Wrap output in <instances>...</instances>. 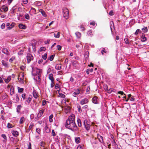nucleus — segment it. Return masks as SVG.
Here are the masks:
<instances>
[{"label": "nucleus", "mask_w": 149, "mask_h": 149, "mask_svg": "<svg viewBox=\"0 0 149 149\" xmlns=\"http://www.w3.org/2000/svg\"><path fill=\"white\" fill-rule=\"evenodd\" d=\"M65 126L73 132L78 131L79 129L77 126L75 122V116L73 114L70 116L66 120Z\"/></svg>", "instance_id": "obj_1"}, {"label": "nucleus", "mask_w": 149, "mask_h": 149, "mask_svg": "<svg viewBox=\"0 0 149 149\" xmlns=\"http://www.w3.org/2000/svg\"><path fill=\"white\" fill-rule=\"evenodd\" d=\"M32 68V74L33 76H37V75H41L42 72V70L35 68H34L33 66Z\"/></svg>", "instance_id": "obj_2"}, {"label": "nucleus", "mask_w": 149, "mask_h": 149, "mask_svg": "<svg viewBox=\"0 0 149 149\" xmlns=\"http://www.w3.org/2000/svg\"><path fill=\"white\" fill-rule=\"evenodd\" d=\"M26 57L27 60V63H29L33 59V56L30 53H27V54Z\"/></svg>", "instance_id": "obj_3"}, {"label": "nucleus", "mask_w": 149, "mask_h": 149, "mask_svg": "<svg viewBox=\"0 0 149 149\" xmlns=\"http://www.w3.org/2000/svg\"><path fill=\"white\" fill-rule=\"evenodd\" d=\"M13 102L14 103H17L19 100V98L17 94H16L13 97Z\"/></svg>", "instance_id": "obj_4"}, {"label": "nucleus", "mask_w": 149, "mask_h": 149, "mask_svg": "<svg viewBox=\"0 0 149 149\" xmlns=\"http://www.w3.org/2000/svg\"><path fill=\"white\" fill-rule=\"evenodd\" d=\"M97 136L99 141L101 143L103 144H104V142L103 140V137L101 136L99 134H97Z\"/></svg>", "instance_id": "obj_5"}, {"label": "nucleus", "mask_w": 149, "mask_h": 149, "mask_svg": "<svg viewBox=\"0 0 149 149\" xmlns=\"http://www.w3.org/2000/svg\"><path fill=\"white\" fill-rule=\"evenodd\" d=\"M63 17L65 19H67L68 17L69 12L67 8H65L63 10Z\"/></svg>", "instance_id": "obj_6"}, {"label": "nucleus", "mask_w": 149, "mask_h": 149, "mask_svg": "<svg viewBox=\"0 0 149 149\" xmlns=\"http://www.w3.org/2000/svg\"><path fill=\"white\" fill-rule=\"evenodd\" d=\"M8 8L5 5H3L0 8V11L2 12H6L8 10Z\"/></svg>", "instance_id": "obj_7"}, {"label": "nucleus", "mask_w": 149, "mask_h": 149, "mask_svg": "<svg viewBox=\"0 0 149 149\" xmlns=\"http://www.w3.org/2000/svg\"><path fill=\"white\" fill-rule=\"evenodd\" d=\"M88 102V99L84 98L81 100L80 102V104L81 105H83L84 104L87 103Z\"/></svg>", "instance_id": "obj_8"}, {"label": "nucleus", "mask_w": 149, "mask_h": 149, "mask_svg": "<svg viewBox=\"0 0 149 149\" xmlns=\"http://www.w3.org/2000/svg\"><path fill=\"white\" fill-rule=\"evenodd\" d=\"M74 92L73 93L72 95L74 97H76L80 93V90L79 89H77L75 90Z\"/></svg>", "instance_id": "obj_9"}, {"label": "nucleus", "mask_w": 149, "mask_h": 149, "mask_svg": "<svg viewBox=\"0 0 149 149\" xmlns=\"http://www.w3.org/2000/svg\"><path fill=\"white\" fill-rule=\"evenodd\" d=\"M97 96L94 97L92 99V102L94 104H98L99 103L97 100Z\"/></svg>", "instance_id": "obj_10"}, {"label": "nucleus", "mask_w": 149, "mask_h": 149, "mask_svg": "<svg viewBox=\"0 0 149 149\" xmlns=\"http://www.w3.org/2000/svg\"><path fill=\"white\" fill-rule=\"evenodd\" d=\"M110 26L111 32L112 33L115 30L114 25L113 22H110Z\"/></svg>", "instance_id": "obj_11"}, {"label": "nucleus", "mask_w": 149, "mask_h": 149, "mask_svg": "<svg viewBox=\"0 0 149 149\" xmlns=\"http://www.w3.org/2000/svg\"><path fill=\"white\" fill-rule=\"evenodd\" d=\"M2 52L7 55L8 56L10 54L8 49L6 48H3L2 50Z\"/></svg>", "instance_id": "obj_12"}, {"label": "nucleus", "mask_w": 149, "mask_h": 149, "mask_svg": "<svg viewBox=\"0 0 149 149\" xmlns=\"http://www.w3.org/2000/svg\"><path fill=\"white\" fill-rule=\"evenodd\" d=\"M13 135L15 137L19 135L18 132L16 130H13L11 132Z\"/></svg>", "instance_id": "obj_13"}, {"label": "nucleus", "mask_w": 149, "mask_h": 149, "mask_svg": "<svg viewBox=\"0 0 149 149\" xmlns=\"http://www.w3.org/2000/svg\"><path fill=\"white\" fill-rule=\"evenodd\" d=\"M18 27L20 29H24L26 28V26L22 23L19 24Z\"/></svg>", "instance_id": "obj_14"}, {"label": "nucleus", "mask_w": 149, "mask_h": 149, "mask_svg": "<svg viewBox=\"0 0 149 149\" xmlns=\"http://www.w3.org/2000/svg\"><path fill=\"white\" fill-rule=\"evenodd\" d=\"M39 12H40L42 15L44 17H46L47 16V15L46 14L45 12L44 11V10L43 9H40L39 10Z\"/></svg>", "instance_id": "obj_15"}, {"label": "nucleus", "mask_w": 149, "mask_h": 149, "mask_svg": "<svg viewBox=\"0 0 149 149\" xmlns=\"http://www.w3.org/2000/svg\"><path fill=\"white\" fill-rule=\"evenodd\" d=\"M3 80H4L5 82L6 83L8 84L11 80V76H10L8 77L7 79L3 78Z\"/></svg>", "instance_id": "obj_16"}, {"label": "nucleus", "mask_w": 149, "mask_h": 149, "mask_svg": "<svg viewBox=\"0 0 149 149\" xmlns=\"http://www.w3.org/2000/svg\"><path fill=\"white\" fill-rule=\"evenodd\" d=\"M2 64L5 67H8V63H6L5 61L2 60L1 61Z\"/></svg>", "instance_id": "obj_17"}, {"label": "nucleus", "mask_w": 149, "mask_h": 149, "mask_svg": "<svg viewBox=\"0 0 149 149\" xmlns=\"http://www.w3.org/2000/svg\"><path fill=\"white\" fill-rule=\"evenodd\" d=\"M15 23L13 22L11 24H10L9 26L7 27V29H12L15 25Z\"/></svg>", "instance_id": "obj_18"}, {"label": "nucleus", "mask_w": 149, "mask_h": 149, "mask_svg": "<svg viewBox=\"0 0 149 149\" xmlns=\"http://www.w3.org/2000/svg\"><path fill=\"white\" fill-rule=\"evenodd\" d=\"M77 122L78 127H81L82 124L81 120L79 118H77Z\"/></svg>", "instance_id": "obj_19"}, {"label": "nucleus", "mask_w": 149, "mask_h": 149, "mask_svg": "<svg viewBox=\"0 0 149 149\" xmlns=\"http://www.w3.org/2000/svg\"><path fill=\"white\" fill-rule=\"evenodd\" d=\"M44 109H42L39 110V112L37 114L38 116H39L40 117L43 114L44 112Z\"/></svg>", "instance_id": "obj_20"}, {"label": "nucleus", "mask_w": 149, "mask_h": 149, "mask_svg": "<svg viewBox=\"0 0 149 149\" xmlns=\"http://www.w3.org/2000/svg\"><path fill=\"white\" fill-rule=\"evenodd\" d=\"M1 136L4 139V140L3 141V142L5 143L7 141V137L6 135L5 134H2L1 135Z\"/></svg>", "instance_id": "obj_21"}, {"label": "nucleus", "mask_w": 149, "mask_h": 149, "mask_svg": "<svg viewBox=\"0 0 149 149\" xmlns=\"http://www.w3.org/2000/svg\"><path fill=\"white\" fill-rule=\"evenodd\" d=\"M25 120V118L24 117H22L20 120L19 123L20 124H23Z\"/></svg>", "instance_id": "obj_22"}, {"label": "nucleus", "mask_w": 149, "mask_h": 149, "mask_svg": "<svg viewBox=\"0 0 149 149\" xmlns=\"http://www.w3.org/2000/svg\"><path fill=\"white\" fill-rule=\"evenodd\" d=\"M49 78L51 81H54L53 74L51 73L49 74Z\"/></svg>", "instance_id": "obj_23"}, {"label": "nucleus", "mask_w": 149, "mask_h": 149, "mask_svg": "<svg viewBox=\"0 0 149 149\" xmlns=\"http://www.w3.org/2000/svg\"><path fill=\"white\" fill-rule=\"evenodd\" d=\"M141 41L143 42L147 40V38L145 37V36L144 35H142L141 36Z\"/></svg>", "instance_id": "obj_24"}, {"label": "nucleus", "mask_w": 149, "mask_h": 149, "mask_svg": "<svg viewBox=\"0 0 149 149\" xmlns=\"http://www.w3.org/2000/svg\"><path fill=\"white\" fill-rule=\"evenodd\" d=\"M75 142L77 143H79L80 141V138L79 137H75Z\"/></svg>", "instance_id": "obj_25"}, {"label": "nucleus", "mask_w": 149, "mask_h": 149, "mask_svg": "<svg viewBox=\"0 0 149 149\" xmlns=\"http://www.w3.org/2000/svg\"><path fill=\"white\" fill-rule=\"evenodd\" d=\"M53 117V115L52 114H51L49 117V120L50 123H52L53 121L52 118Z\"/></svg>", "instance_id": "obj_26"}, {"label": "nucleus", "mask_w": 149, "mask_h": 149, "mask_svg": "<svg viewBox=\"0 0 149 149\" xmlns=\"http://www.w3.org/2000/svg\"><path fill=\"white\" fill-rule=\"evenodd\" d=\"M21 107V105H18L17 107V112L18 113H19L20 111Z\"/></svg>", "instance_id": "obj_27"}, {"label": "nucleus", "mask_w": 149, "mask_h": 149, "mask_svg": "<svg viewBox=\"0 0 149 149\" xmlns=\"http://www.w3.org/2000/svg\"><path fill=\"white\" fill-rule=\"evenodd\" d=\"M60 66L59 65H56L55 67V69L57 70H59L61 69V65L60 64Z\"/></svg>", "instance_id": "obj_28"}, {"label": "nucleus", "mask_w": 149, "mask_h": 149, "mask_svg": "<svg viewBox=\"0 0 149 149\" xmlns=\"http://www.w3.org/2000/svg\"><path fill=\"white\" fill-rule=\"evenodd\" d=\"M141 30L144 33H146L147 32L148 29L147 27H144L143 28H142Z\"/></svg>", "instance_id": "obj_29"}, {"label": "nucleus", "mask_w": 149, "mask_h": 149, "mask_svg": "<svg viewBox=\"0 0 149 149\" xmlns=\"http://www.w3.org/2000/svg\"><path fill=\"white\" fill-rule=\"evenodd\" d=\"M33 97H34V98L36 99L38 97V94L35 91H33Z\"/></svg>", "instance_id": "obj_30"}, {"label": "nucleus", "mask_w": 149, "mask_h": 149, "mask_svg": "<svg viewBox=\"0 0 149 149\" xmlns=\"http://www.w3.org/2000/svg\"><path fill=\"white\" fill-rule=\"evenodd\" d=\"M84 127L87 130H89L90 128V126L89 124H87L86 125H84Z\"/></svg>", "instance_id": "obj_31"}, {"label": "nucleus", "mask_w": 149, "mask_h": 149, "mask_svg": "<svg viewBox=\"0 0 149 149\" xmlns=\"http://www.w3.org/2000/svg\"><path fill=\"white\" fill-rule=\"evenodd\" d=\"M54 36L55 38H59L60 37V33L58 32L54 33Z\"/></svg>", "instance_id": "obj_32"}, {"label": "nucleus", "mask_w": 149, "mask_h": 149, "mask_svg": "<svg viewBox=\"0 0 149 149\" xmlns=\"http://www.w3.org/2000/svg\"><path fill=\"white\" fill-rule=\"evenodd\" d=\"M10 94L11 96H13V94H14V88L13 87H11L10 89Z\"/></svg>", "instance_id": "obj_33"}, {"label": "nucleus", "mask_w": 149, "mask_h": 149, "mask_svg": "<svg viewBox=\"0 0 149 149\" xmlns=\"http://www.w3.org/2000/svg\"><path fill=\"white\" fill-rule=\"evenodd\" d=\"M32 96H30L27 98L26 100V101L29 104L31 102L32 99Z\"/></svg>", "instance_id": "obj_34"}, {"label": "nucleus", "mask_w": 149, "mask_h": 149, "mask_svg": "<svg viewBox=\"0 0 149 149\" xmlns=\"http://www.w3.org/2000/svg\"><path fill=\"white\" fill-rule=\"evenodd\" d=\"M55 55L54 54L50 56L49 58H48V59L50 61H52L53 60Z\"/></svg>", "instance_id": "obj_35"}, {"label": "nucleus", "mask_w": 149, "mask_h": 149, "mask_svg": "<svg viewBox=\"0 0 149 149\" xmlns=\"http://www.w3.org/2000/svg\"><path fill=\"white\" fill-rule=\"evenodd\" d=\"M101 53L102 55H104V53H107V51L104 48H103L102 50L101 51Z\"/></svg>", "instance_id": "obj_36"}, {"label": "nucleus", "mask_w": 149, "mask_h": 149, "mask_svg": "<svg viewBox=\"0 0 149 149\" xmlns=\"http://www.w3.org/2000/svg\"><path fill=\"white\" fill-rule=\"evenodd\" d=\"M124 40L126 44L129 45L130 44V42L129 41L128 39L127 38H125Z\"/></svg>", "instance_id": "obj_37"}, {"label": "nucleus", "mask_w": 149, "mask_h": 149, "mask_svg": "<svg viewBox=\"0 0 149 149\" xmlns=\"http://www.w3.org/2000/svg\"><path fill=\"white\" fill-rule=\"evenodd\" d=\"M111 141L112 143L115 146V147H116L118 146L117 145L114 139H113V140H111Z\"/></svg>", "instance_id": "obj_38"}, {"label": "nucleus", "mask_w": 149, "mask_h": 149, "mask_svg": "<svg viewBox=\"0 0 149 149\" xmlns=\"http://www.w3.org/2000/svg\"><path fill=\"white\" fill-rule=\"evenodd\" d=\"M25 19L27 20H29L30 19V16L27 13H26L24 15Z\"/></svg>", "instance_id": "obj_39"}, {"label": "nucleus", "mask_w": 149, "mask_h": 149, "mask_svg": "<svg viewBox=\"0 0 149 149\" xmlns=\"http://www.w3.org/2000/svg\"><path fill=\"white\" fill-rule=\"evenodd\" d=\"M18 91L19 93H22L23 91V89L22 88H20L18 87Z\"/></svg>", "instance_id": "obj_40"}, {"label": "nucleus", "mask_w": 149, "mask_h": 149, "mask_svg": "<svg viewBox=\"0 0 149 149\" xmlns=\"http://www.w3.org/2000/svg\"><path fill=\"white\" fill-rule=\"evenodd\" d=\"M42 58L44 60H46L47 58V53H45L43 55H42Z\"/></svg>", "instance_id": "obj_41"}, {"label": "nucleus", "mask_w": 149, "mask_h": 149, "mask_svg": "<svg viewBox=\"0 0 149 149\" xmlns=\"http://www.w3.org/2000/svg\"><path fill=\"white\" fill-rule=\"evenodd\" d=\"M77 37L78 38H79L81 36V34L80 33L77 32L75 33Z\"/></svg>", "instance_id": "obj_42"}, {"label": "nucleus", "mask_w": 149, "mask_h": 149, "mask_svg": "<svg viewBox=\"0 0 149 149\" xmlns=\"http://www.w3.org/2000/svg\"><path fill=\"white\" fill-rule=\"evenodd\" d=\"M141 30L139 29H137L136 30V31L134 33L135 35H137L139 33H141Z\"/></svg>", "instance_id": "obj_43"}, {"label": "nucleus", "mask_w": 149, "mask_h": 149, "mask_svg": "<svg viewBox=\"0 0 149 149\" xmlns=\"http://www.w3.org/2000/svg\"><path fill=\"white\" fill-rule=\"evenodd\" d=\"M89 55V52L87 51L86 52L85 54V57L86 58H88V57Z\"/></svg>", "instance_id": "obj_44"}, {"label": "nucleus", "mask_w": 149, "mask_h": 149, "mask_svg": "<svg viewBox=\"0 0 149 149\" xmlns=\"http://www.w3.org/2000/svg\"><path fill=\"white\" fill-rule=\"evenodd\" d=\"M77 108L78 112L79 113H81L82 112V110L81 106L79 105L77 106Z\"/></svg>", "instance_id": "obj_45"}, {"label": "nucleus", "mask_w": 149, "mask_h": 149, "mask_svg": "<svg viewBox=\"0 0 149 149\" xmlns=\"http://www.w3.org/2000/svg\"><path fill=\"white\" fill-rule=\"evenodd\" d=\"M59 96L60 97H62V98H64L65 97V95L63 94L62 93H60L59 94Z\"/></svg>", "instance_id": "obj_46"}, {"label": "nucleus", "mask_w": 149, "mask_h": 149, "mask_svg": "<svg viewBox=\"0 0 149 149\" xmlns=\"http://www.w3.org/2000/svg\"><path fill=\"white\" fill-rule=\"evenodd\" d=\"M13 127L12 124H11L8 123L7 124V127L8 128H11Z\"/></svg>", "instance_id": "obj_47"}, {"label": "nucleus", "mask_w": 149, "mask_h": 149, "mask_svg": "<svg viewBox=\"0 0 149 149\" xmlns=\"http://www.w3.org/2000/svg\"><path fill=\"white\" fill-rule=\"evenodd\" d=\"M8 97V96L5 93V94H4V95H2V98H3V100H5V99H6V98H7Z\"/></svg>", "instance_id": "obj_48"}, {"label": "nucleus", "mask_w": 149, "mask_h": 149, "mask_svg": "<svg viewBox=\"0 0 149 149\" xmlns=\"http://www.w3.org/2000/svg\"><path fill=\"white\" fill-rule=\"evenodd\" d=\"M87 34L88 36H92L93 35L92 34V31L91 30L89 31L87 33Z\"/></svg>", "instance_id": "obj_49"}, {"label": "nucleus", "mask_w": 149, "mask_h": 149, "mask_svg": "<svg viewBox=\"0 0 149 149\" xmlns=\"http://www.w3.org/2000/svg\"><path fill=\"white\" fill-rule=\"evenodd\" d=\"M84 125H86L87 124H89V123L87 119L84 120L83 122Z\"/></svg>", "instance_id": "obj_50"}, {"label": "nucleus", "mask_w": 149, "mask_h": 149, "mask_svg": "<svg viewBox=\"0 0 149 149\" xmlns=\"http://www.w3.org/2000/svg\"><path fill=\"white\" fill-rule=\"evenodd\" d=\"M77 62L76 61H73L72 63V65L74 66H76V65L77 64Z\"/></svg>", "instance_id": "obj_51"}, {"label": "nucleus", "mask_w": 149, "mask_h": 149, "mask_svg": "<svg viewBox=\"0 0 149 149\" xmlns=\"http://www.w3.org/2000/svg\"><path fill=\"white\" fill-rule=\"evenodd\" d=\"M23 52L24 51L23 50H21L18 52V54L19 55H21L23 54Z\"/></svg>", "instance_id": "obj_52"}, {"label": "nucleus", "mask_w": 149, "mask_h": 149, "mask_svg": "<svg viewBox=\"0 0 149 149\" xmlns=\"http://www.w3.org/2000/svg\"><path fill=\"white\" fill-rule=\"evenodd\" d=\"M31 45L32 46V47L33 49V51L34 52H35L36 51L35 46L34 45L33 43H32Z\"/></svg>", "instance_id": "obj_53"}, {"label": "nucleus", "mask_w": 149, "mask_h": 149, "mask_svg": "<svg viewBox=\"0 0 149 149\" xmlns=\"http://www.w3.org/2000/svg\"><path fill=\"white\" fill-rule=\"evenodd\" d=\"M68 58H66L64 62V64L66 65L67 66V64L68 63Z\"/></svg>", "instance_id": "obj_54"}, {"label": "nucleus", "mask_w": 149, "mask_h": 149, "mask_svg": "<svg viewBox=\"0 0 149 149\" xmlns=\"http://www.w3.org/2000/svg\"><path fill=\"white\" fill-rule=\"evenodd\" d=\"M112 88H110L109 89H108L106 91L108 93H111V92L112 91Z\"/></svg>", "instance_id": "obj_55"}, {"label": "nucleus", "mask_w": 149, "mask_h": 149, "mask_svg": "<svg viewBox=\"0 0 149 149\" xmlns=\"http://www.w3.org/2000/svg\"><path fill=\"white\" fill-rule=\"evenodd\" d=\"M15 57L14 56H12L9 60V61L11 63L15 59Z\"/></svg>", "instance_id": "obj_56"}, {"label": "nucleus", "mask_w": 149, "mask_h": 149, "mask_svg": "<svg viewBox=\"0 0 149 149\" xmlns=\"http://www.w3.org/2000/svg\"><path fill=\"white\" fill-rule=\"evenodd\" d=\"M40 51H41V52L43 51H44L45 50L46 48L45 47H42L40 48Z\"/></svg>", "instance_id": "obj_57"}, {"label": "nucleus", "mask_w": 149, "mask_h": 149, "mask_svg": "<svg viewBox=\"0 0 149 149\" xmlns=\"http://www.w3.org/2000/svg\"><path fill=\"white\" fill-rule=\"evenodd\" d=\"M56 47L58 50L60 51L61 50V46L59 45H57L56 46Z\"/></svg>", "instance_id": "obj_58"}, {"label": "nucleus", "mask_w": 149, "mask_h": 149, "mask_svg": "<svg viewBox=\"0 0 149 149\" xmlns=\"http://www.w3.org/2000/svg\"><path fill=\"white\" fill-rule=\"evenodd\" d=\"M15 9L16 8L14 7H13L12 9L11 13L13 14L15 13Z\"/></svg>", "instance_id": "obj_59"}, {"label": "nucleus", "mask_w": 149, "mask_h": 149, "mask_svg": "<svg viewBox=\"0 0 149 149\" xmlns=\"http://www.w3.org/2000/svg\"><path fill=\"white\" fill-rule=\"evenodd\" d=\"M5 23H3L1 26V29H3L5 28Z\"/></svg>", "instance_id": "obj_60"}, {"label": "nucleus", "mask_w": 149, "mask_h": 149, "mask_svg": "<svg viewBox=\"0 0 149 149\" xmlns=\"http://www.w3.org/2000/svg\"><path fill=\"white\" fill-rule=\"evenodd\" d=\"M80 28L82 30V31H84L85 29V28L82 25H81L79 26Z\"/></svg>", "instance_id": "obj_61"}, {"label": "nucleus", "mask_w": 149, "mask_h": 149, "mask_svg": "<svg viewBox=\"0 0 149 149\" xmlns=\"http://www.w3.org/2000/svg\"><path fill=\"white\" fill-rule=\"evenodd\" d=\"M60 88V86L59 84H56L55 85V88L56 89H58V88Z\"/></svg>", "instance_id": "obj_62"}, {"label": "nucleus", "mask_w": 149, "mask_h": 149, "mask_svg": "<svg viewBox=\"0 0 149 149\" xmlns=\"http://www.w3.org/2000/svg\"><path fill=\"white\" fill-rule=\"evenodd\" d=\"M26 94L25 93H24L22 94V98L24 100L25 99Z\"/></svg>", "instance_id": "obj_63"}, {"label": "nucleus", "mask_w": 149, "mask_h": 149, "mask_svg": "<svg viewBox=\"0 0 149 149\" xmlns=\"http://www.w3.org/2000/svg\"><path fill=\"white\" fill-rule=\"evenodd\" d=\"M104 88L105 90L106 91L108 89V87L107 85H105L104 86Z\"/></svg>", "instance_id": "obj_64"}]
</instances>
